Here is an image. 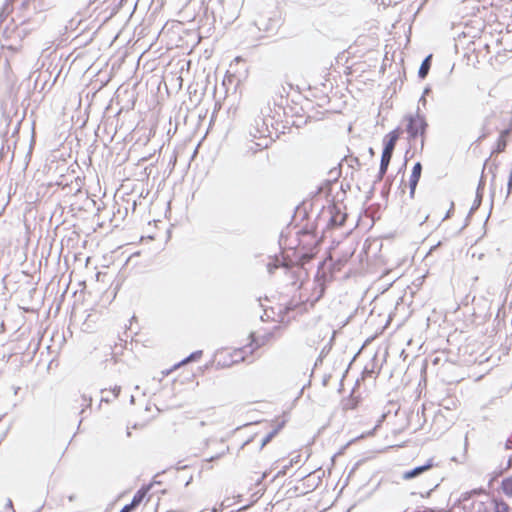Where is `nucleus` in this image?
Masks as SVG:
<instances>
[{"label":"nucleus","instance_id":"23","mask_svg":"<svg viewBox=\"0 0 512 512\" xmlns=\"http://www.w3.org/2000/svg\"><path fill=\"white\" fill-rule=\"evenodd\" d=\"M278 267H279V264H278L276 261H274V262H269V263L267 264V269H268V272H269L270 274L274 273V270H275V269H277Z\"/></svg>","mask_w":512,"mask_h":512},{"label":"nucleus","instance_id":"20","mask_svg":"<svg viewBox=\"0 0 512 512\" xmlns=\"http://www.w3.org/2000/svg\"><path fill=\"white\" fill-rule=\"evenodd\" d=\"M342 161H346L348 166L353 169H359L361 166V163H360L358 157L345 156Z\"/></svg>","mask_w":512,"mask_h":512},{"label":"nucleus","instance_id":"37","mask_svg":"<svg viewBox=\"0 0 512 512\" xmlns=\"http://www.w3.org/2000/svg\"><path fill=\"white\" fill-rule=\"evenodd\" d=\"M369 153H370V155H372V156L374 155V150H373V148H371V147L369 148Z\"/></svg>","mask_w":512,"mask_h":512},{"label":"nucleus","instance_id":"41","mask_svg":"<svg viewBox=\"0 0 512 512\" xmlns=\"http://www.w3.org/2000/svg\"><path fill=\"white\" fill-rule=\"evenodd\" d=\"M131 435V432L129 430H127V436H130Z\"/></svg>","mask_w":512,"mask_h":512},{"label":"nucleus","instance_id":"1","mask_svg":"<svg viewBox=\"0 0 512 512\" xmlns=\"http://www.w3.org/2000/svg\"><path fill=\"white\" fill-rule=\"evenodd\" d=\"M270 110L269 106L261 109V115H257L249 127V136L252 138V141L258 140V142H255V145L259 149L267 148L273 141L269 129L271 118L268 113Z\"/></svg>","mask_w":512,"mask_h":512},{"label":"nucleus","instance_id":"3","mask_svg":"<svg viewBox=\"0 0 512 512\" xmlns=\"http://www.w3.org/2000/svg\"><path fill=\"white\" fill-rule=\"evenodd\" d=\"M466 31H463V37H470L472 40L469 41L467 47L464 52V59L466 60V64L468 66H472L473 68L477 67L479 63V51L477 49V43L474 39L480 38V29L475 27H470L468 24L465 26Z\"/></svg>","mask_w":512,"mask_h":512},{"label":"nucleus","instance_id":"27","mask_svg":"<svg viewBox=\"0 0 512 512\" xmlns=\"http://www.w3.org/2000/svg\"><path fill=\"white\" fill-rule=\"evenodd\" d=\"M120 391H121V387H120V386H115V387L113 388L112 393H113L114 398H117V397H118V395H119Z\"/></svg>","mask_w":512,"mask_h":512},{"label":"nucleus","instance_id":"18","mask_svg":"<svg viewBox=\"0 0 512 512\" xmlns=\"http://www.w3.org/2000/svg\"><path fill=\"white\" fill-rule=\"evenodd\" d=\"M479 207H480V181L478 182V185L476 187L475 200H474V203L469 211L468 217L470 215H472Z\"/></svg>","mask_w":512,"mask_h":512},{"label":"nucleus","instance_id":"12","mask_svg":"<svg viewBox=\"0 0 512 512\" xmlns=\"http://www.w3.org/2000/svg\"><path fill=\"white\" fill-rule=\"evenodd\" d=\"M462 3L464 10L467 11V15L476 16L477 12L480 11V0H463Z\"/></svg>","mask_w":512,"mask_h":512},{"label":"nucleus","instance_id":"10","mask_svg":"<svg viewBox=\"0 0 512 512\" xmlns=\"http://www.w3.org/2000/svg\"><path fill=\"white\" fill-rule=\"evenodd\" d=\"M434 466L433 459H429L425 464L414 467L411 470H408L403 473L402 478L404 480H410L413 478H416L423 474L424 472L428 471Z\"/></svg>","mask_w":512,"mask_h":512},{"label":"nucleus","instance_id":"15","mask_svg":"<svg viewBox=\"0 0 512 512\" xmlns=\"http://www.w3.org/2000/svg\"><path fill=\"white\" fill-rule=\"evenodd\" d=\"M494 512H510V507L507 503L500 500V498L493 497Z\"/></svg>","mask_w":512,"mask_h":512},{"label":"nucleus","instance_id":"34","mask_svg":"<svg viewBox=\"0 0 512 512\" xmlns=\"http://www.w3.org/2000/svg\"><path fill=\"white\" fill-rule=\"evenodd\" d=\"M19 390H20V387H16V386L13 387V391H14L15 395L18 394Z\"/></svg>","mask_w":512,"mask_h":512},{"label":"nucleus","instance_id":"36","mask_svg":"<svg viewBox=\"0 0 512 512\" xmlns=\"http://www.w3.org/2000/svg\"><path fill=\"white\" fill-rule=\"evenodd\" d=\"M68 499H69V501H74L75 495H70Z\"/></svg>","mask_w":512,"mask_h":512},{"label":"nucleus","instance_id":"16","mask_svg":"<svg viewBox=\"0 0 512 512\" xmlns=\"http://www.w3.org/2000/svg\"><path fill=\"white\" fill-rule=\"evenodd\" d=\"M477 242L478 240H476V242L468 248L466 252L467 260H474L475 258L480 259V251L477 246Z\"/></svg>","mask_w":512,"mask_h":512},{"label":"nucleus","instance_id":"5","mask_svg":"<svg viewBox=\"0 0 512 512\" xmlns=\"http://www.w3.org/2000/svg\"><path fill=\"white\" fill-rule=\"evenodd\" d=\"M255 26L259 31H263L268 36L274 35L280 27L281 21L277 15H260L255 21Z\"/></svg>","mask_w":512,"mask_h":512},{"label":"nucleus","instance_id":"13","mask_svg":"<svg viewBox=\"0 0 512 512\" xmlns=\"http://www.w3.org/2000/svg\"><path fill=\"white\" fill-rule=\"evenodd\" d=\"M285 422L282 421L278 423L272 431H270L261 441L260 449H263L268 443L272 441V439L279 433V431L284 427Z\"/></svg>","mask_w":512,"mask_h":512},{"label":"nucleus","instance_id":"11","mask_svg":"<svg viewBox=\"0 0 512 512\" xmlns=\"http://www.w3.org/2000/svg\"><path fill=\"white\" fill-rule=\"evenodd\" d=\"M422 173V164L420 162H416L412 168V172L409 179V189H410V197L413 198L415 194V190L417 184L420 180Z\"/></svg>","mask_w":512,"mask_h":512},{"label":"nucleus","instance_id":"7","mask_svg":"<svg viewBox=\"0 0 512 512\" xmlns=\"http://www.w3.org/2000/svg\"><path fill=\"white\" fill-rule=\"evenodd\" d=\"M403 133V130L400 127L392 130L388 134H386L383 138V151L384 154H389L393 156V152L396 146L400 135Z\"/></svg>","mask_w":512,"mask_h":512},{"label":"nucleus","instance_id":"42","mask_svg":"<svg viewBox=\"0 0 512 512\" xmlns=\"http://www.w3.org/2000/svg\"><path fill=\"white\" fill-rule=\"evenodd\" d=\"M2 419V416L0 417V420Z\"/></svg>","mask_w":512,"mask_h":512},{"label":"nucleus","instance_id":"28","mask_svg":"<svg viewBox=\"0 0 512 512\" xmlns=\"http://www.w3.org/2000/svg\"><path fill=\"white\" fill-rule=\"evenodd\" d=\"M384 176H385V174H381V171L379 170V171H378V175H377V177H376L375 182H380V181H382V179L384 178Z\"/></svg>","mask_w":512,"mask_h":512},{"label":"nucleus","instance_id":"39","mask_svg":"<svg viewBox=\"0 0 512 512\" xmlns=\"http://www.w3.org/2000/svg\"><path fill=\"white\" fill-rule=\"evenodd\" d=\"M8 506L12 507V501L11 500L8 501Z\"/></svg>","mask_w":512,"mask_h":512},{"label":"nucleus","instance_id":"40","mask_svg":"<svg viewBox=\"0 0 512 512\" xmlns=\"http://www.w3.org/2000/svg\"><path fill=\"white\" fill-rule=\"evenodd\" d=\"M386 417V414H383L381 417V420H383Z\"/></svg>","mask_w":512,"mask_h":512},{"label":"nucleus","instance_id":"19","mask_svg":"<svg viewBox=\"0 0 512 512\" xmlns=\"http://www.w3.org/2000/svg\"><path fill=\"white\" fill-rule=\"evenodd\" d=\"M202 354H203L202 350L194 351L189 356H187L185 359H183L179 364H177L176 367L186 364L188 362L196 361V360L200 359Z\"/></svg>","mask_w":512,"mask_h":512},{"label":"nucleus","instance_id":"9","mask_svg":"<svg viewBox=\"0 0 512 512\" xmlns=\"http://www.w3.org/2000/svg\"><path fill=\"white\" fill-rule=\"evenodd\" d=\"M151 488V484L148 486L141 487L133 496L131 502L129 504H126L120 512H133L144 500L145 496L147 495L148 491Z\"/></svg>","mask_w":512,"mask_h":512},{"label":"nucleus","instance_id":"8","mask_svg":"<svg viewBox=\"0 0 512 512\" xmlns=\"http://www.w3.org/2000/svg\"><path fill=\"white\" fill-rule=\"evenodd\" d=\"M328 213H329V220H328V227L335 228V227H341L344 225L347 214L343 213L337 205L333 204L328 206Z\"/></svg>","mask_w":512,"mask_h":512},{"label":"nucleus","instance_id":"31","mask_svg":"<svg viewBox=\"0 0 512 512\" xmlns=\"http://www.w3.org/2000/svg\"><path fill=\"white\" fill-rule=\"evenodd\" d=\"M109 401H110L109 395H106V397L102 396L101 402H109Z\"/></svg>","mask_w":512,"mask_h":512},{"label":"nucleus","instance_id":"17","mask_svg":"<svg viewBox=\"0 0 512 512\" xmlns=\"http://www.w3.org/2000/svg\"><path fill=\"white\" fill-rule=\"evenodd\" d=\"M391 159H392V155L382 153L380 167H379L381 174H386L389 164L391 162Z\"/></svg>","mask_w":512,"mask_h":512},{"label":"nucleus","instance_id":"29","mask_svg":"<svg viewBox=\"0 0 512 512\" xmlns=\"http://www.w3.org/2000/svg\"><path fill=\"white\" fill-rule=\"evenodd\" d=\"M419 103H422L423 105L426 104V98L424 95H422L421 98L419 99Z\"/></svg>","mask_w":512,"mask_h":512},{"label":"nucleus","instance_id":"32","mask_svg":"<svg viewBox=\"0 0 512 512\" xmlns=\"http://www.w3.org/2000/svg\"><path fill=\"white\" fill-rule=\"evenodd\" d=\"M109 401H110L109 395H106V397L102 396L101 402H109Z\"/></svg>","mask_w":512,"mask_h":512},{"label":"nucleus","instance_id":"38","mask_svg":"<svg viewBox=\"0 0 512 512\" xmlns=\"http://www.w3.org/2000/svg\"><path fill=\"white\" fill-rule=\"evenodd\" d=\"M134 401H135L134 396H131V398H130V402H131V403H134Z\"/></svg>","mask_w":512,"mask_h":512},{"label":"nucleus","instance_id":"14","mask_svg":"<svg viewBox=\"0 0 512 512\" xmlns=\"http://www.w3.org/2000/svg\"><path fill=\"white\" fill-rule=\"evenodd\" d=\"M431 58H432V55H428L422 61L421 65L419 67V70H418V77L420 79H424L427 77L429 70L431 68Z\"/></svg>","mask_w":512,"mask_h":512},{"label":"nucleus","instance_id":"4","mask_svg":"<svg viewBox=\"0 0 512 512\" xmlns=\"http://www.w3.org/2000/svg\"><path fill=\"white\" fill-rule=\"evenodd\" d=\"M47 8L42 3V0H25L19 7L18 17L21 25L28 23L33 15L38 14Z\"/></svg>","mask_w":512,"mask_h":512},{"label":"nucleus","instance_id":"22","mask_svg":"<svg viewBox=\"0 0 512 512\" xmlns=\"http://www.w3.org/2000/svg\"><path fill=\"white\" fill-rule=\"evenodd\" d=\"M12 11V4H11V0H6L4 5H3V8H2V12H1V16L2 17H6L9 15V13Z\"/></svg>","mask_w":512,"mask_h":512},{"label":"nucleus","instance_id":"26","mask_svg":"<svg viewBox=\"0 0 512 512\" xmlns=\"http://www.w3.org/2000/svg\"><path fill=\"white\" fill-rule=\"evenodd\" d=\"M329 174L336 180L340 176V170L337 168L331 169Z\"/></svg>","mask_w":512,"mask_h":512},{"label":"nucleus","instance_id":"24","mask_svg":"<svg viewBox=\"0 0 512 512\" xmlns=\"http://www.w3.org/2000/svg\"><path fill=\"white\" fill-rule=\"evenodd\" d=\"M298 304H294L292 301L290 303H288L286 306H285V312H290V311H294L296 308H297Z\"/></svg>","mask_w":512,"mask_h":512},{"label":"nucleus","instance_id":"21","mask_svg":"<svg viewBox=\"0 0 512 512\" xmlns=\"http://www.w3.org/2000/svg\"><path fill=\"white\" fill-rule=\"evenodd\" d=\"M480 494V489H473L470 492H466L462 495L461 501L463 502V508L467 509L469 506L467 504L468 500L471 498L472 495H478Z\"/></svg>","mask_w":512,"mask_h":512},{"label":"nucleus","instance_id":"35","mask_svg":"<svg viewBox=\"0 0 512 512\" xmlns=\"http://www.w3.org/2000/svg\"><path fill=\"white\" fill-rule=\"evenodd\" d=\"M479 141H480V137H479V138H477V139H476V141H475V142H474V144H473V145H475V148L478 146Z\"/></svg>","mask_w":512,"mask_h":512},{"label":"nucleus","instance_id":"25","mask_svg":"<svg viewBox=\"0 0 512 512\" xmlns=\"http://www.w3.org/2000/svg\"><path fill=\"white\" fill-rule=\"evenodd\" d=\"M82 400H83L82 405H85V407H90L91 406V403H92V398L91 397H87L86 395H83L82 396Z\"/></svg>","mask_w":512,"mask_h":512},{"label":"nucleus","instance_id":"33","mask_svg":"<svg viewBox=\"0 0 512 512\" xmlns=\"http://www.w3.org/2000/svg\"><path fill=\"white\" fill-rule=\"evenodd\" d=\"M430 91H431V89L429 87L425 88L423 95L426 96Z\"/></svg>","mask_w":512,"mask_h":512},{"label":"nucleus","instance_id":"30","mask_svg":"<svg viewBox=\"0 0 512 512\" xmlns=\"http://www.w3.org/2000/svg\"><path fill=\"white\" fill-rule=\"evenodd\" d=\"M253 342L256 344V347H260L264 344V341L258 342L257 340L253 339Z\"/></svg>","mask_w":512,"mask_h":512},{"label":"nucleus","instance_id":"2","mask_svg":"<svg viewBox=\"0 0 512 512\" xmlns=\"http://www.w3.org/2000/svg\"><path fill=\"white\" fill-rule=\"evenodd\" d=\"M405 120L407 121L405 130L408 134L410 145L413 146L414 149H417V142L419 140L420 150H423L428 127L424 115L420 114L418 109L415 115H407Z\"/></svg>","mask_w":512,"mask_h":512},{"label":"nucleus","instance_id":"6","mask_svg":"<svg viewBox=\"0 0 512 512\" xmlns=\"http://www.w3.org/2000/svg\"><path fill=\"white\" fill-rule=\"evenodd\" d=\"M490 490L492 497L500 498L504 496L506 498H512V476H506L500 481L493 480L490 483Z\"/></svg>","mask_w":512,"mask_h":512}]
</instances>
